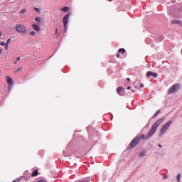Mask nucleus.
Returning a JSON list of instances; mask_svg holds the SVG:
<instances>
[{
  "mask_svg": "<svg viewBox=\"0 0 182 182\" xmlns=\"http://www.w3.org/2000/svg\"><path fill=\"white\" fill-rule=\"evenodd\" d=\"M36 33H35V31H31L30 32V35H31L32 36H35Z\"/></svg>",
  "mask_w": 182,
  "mask_h": 182,
  "instance_id": "obj_20",
  "label": "nucleus"
},
{
  "mask_svg": "<svg viewBox=\"0 0 182 182\" xmlns=\"http://www.w3.org/2000/svg\"><path fill=\"white\" fill-rule=\"evenodd\" d=\"M178 90V84L173 85L171 87H170L168 90V93H176Z\"/></svg>",
  "mask_w": 182,
  "mask_h": 182,
  "instance_id": "obj_6",
  "label": "nucleus"
},
{
  "mask_svg": "<svg viewBox=\"0 0 182 182\" xmlns=\"http://www.w3.org/2000/svg\"><path fill=\"white\" fill-rule=\"evenodd\" d=\"M124 89L122 87H118L117 88V92L118 93V95H120V96H122V95H123V93L122 92H123Z\"/></svg>",
  "mask_w": 182,
  "mask_h": 182,
  "instance_id": "obj_10",
  "label": "nucleus"
},
{
  "mask_svg": "<svg viewBox=\"0 0 182 182\" xmlns=\"http://www.w3.org/2000/svg\"><path fill=\"white\" fill-rule=\"evenodd\" d=\"M25 12H26V9H23L20 11V14H25Z\"/></svg>",
  "mask_w": 182,
  "mask_h": 182,
  "instance_id": "obj_19",
  "label": "nucleus"
},
{
  "mask_svg": "<svg viewBox=\"0 0 182 182\" xmlns=\"http://www.w3.org/2000/svg\"><path fill=\"white\" fill-rule=\"evenodd\" d=\"M160 109H158L156 113L154 114L153 116V119H156V117H157V116H159V114H160Z\"/></svg>",
  "mask_w": 182,
  "mask_h": 182,
  "instance_id": "obj_12",
  "label": "nucleus"
},
{
  "mask_svg": "<svg viewBox=\"0 0 182 182\" xmlns=\"http://www.w3.org/2000/svg\"><path fill=\"white\" fill-rule=\"evenodd\" d=\"M5 49H6V50H8V45L7 44H6Z\"/></svg>",
  "mask_w": 182,
  "mask_h": 182,
  "instance_id": "obj_26",
  "label": "nucleus"
},
{
  "mask_svg": "<svg viewBox=\"0 0 182 182\" xmlns=\"http://www.w3.org/2000/svg\"><path fill=\"white\" fill-rule=\"evenodd\" d=\"M37 182H46V180L41 179V180L38 181Z\"/></svg>",
  "mask_w": 182,
  "mask_h": 182,
  "instance_id": "obj_22",
  "label": "nucleus"
},
{
  "mask_svg": "<svg viewBox=\"0 0 182 182\" xmlns=\"http://www.w3.org/2000/svg\"><path fill=\"white\" fill-rule=\"evenodd\" d=\"M9 42H11V39L7 40L6 45H9Z\"/></svg>",
  "mask_w": 182,
  "mask_h": 182,
  "instance_id": "obj_23",
  "label": "nucleus"
},
{
  "mask_svg": "<svg viewBox=\"0 0 182 182\" xmlns=\"http://www.w3.org/2000/svg\"><path fill=\"white\" fill-rule=\"evenodd\" d=\"M22 70V68H18L17 71Z\"/></svg>",
  "mask_w": 182,
  "mask_h": 182,
  "instance_id": "obj_28",
  "label": "nucleus"
},
{
  "mask_svg": "<svg viewBox=\"0 0 182 182\" xmlns=\"http://www.w3.org/2000/svg\"><path fill=\"white\" fill-rule=\"evenodd\" d=\"M108 1H109V2H112V0H108Z\"/></svg>",
  "mask_w": 182,
  "mask_h": 182,
  "instance_id": "obj_37",
  "label": "nucleus"
},
{
  "mask_svg": "<svg viewBox=\"0 0 182 182\" xmlns=\"http://www.w3.org/2000/svg\"><path fill=\"white\" fill-rule=\"evenodd\" d=\"M164 120V118H161L159 119H158L152 126L151 129H150V131L148 132L147 136H144V134H141L139 136H137L136 137H139V141L140 140H149V139H150V137H151V136H153V134H154L156 133V130H157V127H159V126H160L161 124V123H163Z\"/></svg>",
  "mask_w": 182,
  "mask_h": 182,
  "instance_id": "obj_1",
  "label": "nucleus"
},
{
  "mask_svg": "<svg viewBox=\"0 0 182 182\" xmlns=\"http://www.w3.org/2000/svg\"><path fill=\"white\" fill-rule=\"evenodd\" d=\"M164 179L167 178V176H164Z\"/></svg>",
  "mask_w": 182,
  "mask_h": 182,
  "instance_id": "obj_33",
  "label": "nucleus"
},
{
  "mask_svg": "<svg viewBox=\"0 0 182 182\" xmlns=\"http://www.w3.org/2000/svg\"><path fill=\"white\" fill-rule=\"evenodd\" d=\"M16 31L18 33H22L23 35H25V33H26V27H25L23 24H17L16 26Z\"/></svg>",
  "mask_w": 182,
  "mask_h": 182,
  "instance_id": "obj_2",
  "label": "nucleus"
},
{
  "mask_svg": "<svg viewBox=\"0 0 182 182\" xmlns=\"http://www.w3.org/2000/svg\"><path fill=\"white\" fill-rule=\"evenodd\" d=\"M61 11L63 12H68V11H69V7H66V6L63 7V8H61Z\"/></svg>",
  "mask_w": 182,
  "mask_h": 182,
  "instance_id": "obj_14",
  "label": "nucleus"
},
{
  "mask_svg": "<svg viewBox=\"0 0 182 182\" xmlns=\"http://www.w3.org/2000/svg\"><path fill=\"white\" fill-rule=\"evenodd\" d=\"M12 182H18V181H13Z\"/></svg>",
  "mask_w": 182,
  "mask_h": 182,
  "instance_id": "obj_36",
  "label": "nucleus"
},
{
  "mask_svg": "<svg viewBox=\"0 0 182 182\" xmlns=\"http://www.w3.org/2000/svg\"><path fill=\"white\" fill-rule=\"evenodd\" d=\"M0 45H1V46H5V42H1V43H0Z\"/></svg>",
  "mask_w": 182,
  "mask_h": 182,
  "instance_id": "obj_24",
  "label": "nucleus"
},
{
  "mask_svg": "<svg viewBox=\"0 0 182 182\" xmlns=\"http://www.w3.org/2000/svg\"><path fill=\"white\" fill-rule=\"evenodd\" d=\"M35 11H36V12H41V9L39 8H34Z\"/></svg>",
  "mask_w": 182,
  "mask_h": 182,
  "instance_id": "obj_21",
  "label": "nucleus"
},
{
  "mask_svg": "<svg viewBox=\"0 0 182 182\" xmlns=\"http://www.w3.org/2000/svg\"><path fill=\"white\" fill-rule=\"evenodd\" d=\"M139 87H144V85L141 84L140 86H139Z\"/></svg>",
  "mask_w": 182,
  "mask_h": 182,
  "instance_id": "obj_27",
  "label": "nucleus"
},
{
  "mask_svg": "<svg viewBox=\"0 0 182 182\" xmlns=\"http://www.w3.org/2000/svg\"><path fill=\"white\" fill-rule=\"evenodd\" d=\"M118 54H117L116 55V57L117 58H120V53L122 54V55H124V53H126V50L124 49V48H119V50H118Z\"/></svg>",
  "mask_w": 182,
  "mask_h": 182,
  "instance_id": "obj_8",
  "label": "nucleus"
},
{
  "mask_svg": "<svg viewBox=\"0 0 182 182\" xmlns=\"http://www.w3.org/2000/svg\"><path fill=\"white\" fill-rule=\"evenodd\" d=\"M150 76H153L154 77H157V74L151 71H148L146 73V77H150Z\"/></svg>",
  "mask_w": 182,
  "mask_h": 182,
  "instance_id": "obj_9",
  "label": "nucleus"
},
{
  "mask_svg": "<svg viewBox=\"0 0 182 182\" xmlns=\"http://www.w3.org/2000/svg\"><path fill=\"white\" fill-rule=\"evenodd\" d=\"M58 28H55V35H58Z\"/></svg>",
  "mask_w": 182,
  "mask_h": 182,
  "instance_id": "obj_25",
  "label": "nucleus"
},
{
  "mask_svg": "<svg viewBox=\"0 0 182 182\" xmlns=\"http://www.w3.org/2000/svg\"><path fill=\"white\" fill-rule=\"evenodd\" d=\"M2 36V33L0 31V38Z\"/></svg>",
  "mask_w": 182,
  "mask_h": 182,
  "instance_id": "obj_32",
  "label": "nucleus"
},
{
  "mask_svg": "<svg viewBox=\"0 0 182 182\" xmlns=\"http://www.w3.org/2000/svg\"><path fill=\"white\" fill-rule=\"evenodd\" d=\"M130 89H131V87H130V86H128V87H127V90H130Z\"/></svg>",
  "mask_w": 182,
  "mask_h": 182,
  "instance_id": "obj_29",
  "label": "nucleus"
},
{
  "mask_svg": "<svg viewBox=\"0 0 182 182\" xmlns=\"http://www.w3.org/2000/svg\"><path fill=\"white\" fill-rule=\"evenodd\" d=\"M0 75H1V70H0Z\"/></svg>",
  "mask_w": 182,
  "mask_h": 182,
  "instance_id": "obj_38",
  "label": "nucleus"
},
{
  "mask_svg": "<svg viewBox=\"0 0 182 182\" xmlns=\"http://www.w3.org/2000/svg\"><path fill=\"white\" fill-rule=\"evenodd\" d=\"M139 143H140V138L139 137H136L135 139H134L132 142L130 143V147L131 149H133L134 147H136Z\"/></svg>",
  "mask_w": 182,
  "mask_h": 182,
  "instance_id": "obj_5",
  "label": "nucleus"
},
{
  "mask_svg": "<svg viewBox=\"0 0 182 182\" xmlns=\"http://www.w3.org/2000/svg\"><path fill=\"white\" fill-rule=\"evenodd\" d=\"M63 22L65 29L67 30L68 23H69V14H66L65 16H64L63 18Z\"/></svg>",
  "mask_w": 182,
  "mask_h": 182,
  "instance_id": "obj_7",
  "label": "nucleus"
},
{
  "mask_svg": "<svg viewBox=\"0 0 182 182\" xmlns=\"http://www.w3.org/2000/svg\"><path fill=\"white\" fill-rule=\"evenodd\" d=\"M35 21H36V22L40 23V22H41V18H39V17H36Z\"/></svg>",
  "mask_w": 182,
  "mask_h": 182,
  "instance_id": "obj_16",
  "label": "nucleus"
},
{
  "mask_svg": "<svg viewBox=\"0 0 182 182\" xmlns=\"http://www.w3.org/2000/svg\"><path fill=\"white\" fill-rule=\"evenodd\" d=\"M172 123L173 122L171 121H168L166 124H165L162 129H161L160 134H164L166 132H167V130H168V127L171 126Z\"/></svg>",
  "mask_w": 182,
  "mask_h": 182,
  "instance_id": "obj_4",
  "label": "nucleus"
},
{
  "mask_svg": "<svg viewBox=\"0 0 182 182\" xmlns=\"http://www.w3.org/2000/svg\"><path fill=\"white\" fill-rule=\"evenodd\" d=\"M127 80H128V82H130V78H127Z\"/></svg>",
  "mask_w": 182,
  "mask_h": 182,
  "instance_id": "obj_31",
  "label": "nucleus"
},
{
  "mask_svg": "<svg viewBox=\"0 0 182 182\" xmlns=\"http://www.w3.org/2000/svg\"><path fill=\"white\" fill-rule=\"evenodd\" d=\"M38 170H35V171L31 173V176H32V177H36V176H38Z\"/></svg>",
  "mask_w": 182,
  "mask_h": 182,
  "instance_id": "obj_13",
  "label": "nucleus"
},
{
  "mask_svg": "<svg viewBox=\"0 0 182 182\" xmlns=\"http://www.w3.org/2000/svg\"><path fill=\"white\" fill-rule=\"evenodd\" d=\"M33 28L34 31H36V32H39V31H41V28L36 24H33Z\"/></svg>",
  "mask_w": 182,
  "mask_h": 182,
  "instance_id": "obj_11",
  "label": "nucleus"
},
{
  "mask_svg": "<svg viewBox=\"0 0 182 182\" xmlns=\"http://www.w3.org/2000/svg\"><path fill=\"white\" fill-rule=\"evenodd\" d=\"M2 53V49L0 48V55Z\"/></svg>",
  "mask_w": 182,
  "mask_h": 182,
  "instance_id": "obj_30",
  "label": "nucleus"
},
{
  "mask_svg": "<svg viewBox=\"0 0 182 182\" xmlns=\"http://www.w3.org/2000/svg\"><path fill=\"white\" fill-rule=\"evenodd\" d=\"M145 154H146V152L145 151H142V152L139 153V156L140 157H143Z\"/></svg>",
  "mask_w": 182,
  "mask_h": 182,
  "instance_id": "obj_15",
  "label": "nucleus"
},
{
  "mask_svg": "<svg viewBox=\"0 0 182 182\" xmlns=\"http://www.w3.org/2000/svg\"><path fill=\"white\" fill-rule=\"evenodd\" d=\"M176 178H177L178 181H180V178H181V174L177 175Z\"/></svg>",
  "mask_w": 182,
  "mask_h": 182,
  "instance_id": "obj_18",
  "label": "nucleus"
},
{
  "mask_svg": "<svg viewBox=\"0 0 182 182\" xmlns=\"http://www.w3.org/2000/svg\"><path fill=\"white\" fill-rule=\"evenodd\" d=\"M159 147H161V144H159Z\"/></svg>",
  "mask_w": 182,
  "mask_h": 182,
  "instance_id": "obj_35",
  "label": "nucleus"
},
{
  "mask_svg": "<svg viewBox=\"0 0 182 182\" xmlns=\"http://www.w3.org/2000/svg\"><path fill=\"white\" fill-rule=\"evenodd\" d=\"M5 79L6 80V83H8V90L11 92L12 90V86H14V80L9 75L5 76Z\"/></svg>",
  "mask_w": 182,
  "mask_h": 182,
  "instance_id": "obj_3",
  "label": "nucleus"
},
{
  "mask_svg": "<svg viewBox=\"0 0 182 182\" xmlns=\"http://www.w3.org/2000/svg\"><path fill=\"white\" fill-rule=\"evenodd\" d=\"M17 60H21V58H17Z\"/></svg>",
  "mask_w": 182,
  "mask_h": 182,
  "instance_id": "obj_34",
  "label": "nucleus"
},
{
  "mask_svg": "<svg viewBox=\"0 0 182 182\" xmlns=\"http://www.w3.org/2000/svg\"><path fill=\"white\" fill-rule=\"evenodd\" d=\"M181 22H180V21H178V20H173V21H172V23H180Z\"/></svg>",
  "mask_w": 182,
  "mask_h": 182,
  "instance_id": "obj_17",
  "label": "nucleus"
}]
</instances>
